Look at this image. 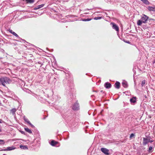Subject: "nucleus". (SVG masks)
<instances>
[{"label": "nucleus", "instance_id": "nucleus-23", "mask_svg": "<svg viewBox=\"0 0 155 155\" xmlns=\"http://www.w3.org/2000/svg\"><path fill=\"white\" fill-rule=\"evenodd\" d=\"M27 1L30 3H32L34 2V0H26Z\"/></svg>", "mask_w": 155, "mask_h": 155}, {"label": "nucleus", "instance_id": "nucleus-12", "mask_svg": "<svg viewBox=\"0 0 155 155\" xmlns=\"http://www.w3.org/2000/svg\"><path fill=\"white\" fill-rule=\"evenodd\" d=\"M122 84L123 86L124 87H125V88L127 87L128 86L127 82L125 81H123V82L122 83Z\"/></svg>", "mask_w": 155, "mask_h": 155}, {"label": "nucleus", "instance_id": "nucleus-7", "mask_svg": "<svg viewBox=\"0 0 155 155\" xmlns=\"http://www.w3.org/2000/svg\"><path fill=\"white\" fill-rule=\"evenodd\" d=\"M147 9L149 11L155 12V6H148L147 7Z\"/></svg>", "mask_w": 155, "mask_h": 155}, {"label": "nucleus", "instance_id": "nucleus-5", "mask_svg": "<svg viewBox=\"0 0 155 155\" xmlns=\"http://www.w3.org/2000/svg\"><path fill=\"white\" fill-rule=\"evenodd\" d=\"M23 119L28 124L30 125L32 127H34V126L31 124V123L28 120L27 118H26L25 116H24V117Z\"/></svg>", "mask_w": 155, "mask_h": 155}, {"label": "nucleus", "instance_id": "nucleus-25", "mask_svg": "<svg viewBox=\"0 0 155 155\" xmlns=\"http://www.w3.org/2000/svg\"><path fill=\"white\" fill-rule=\"evenodd\" d=\"M91 20V19H89L87 18V19H84L82 20V21H88Z\"/></svg>", "mask_w": 155, "mask_h": 155}, {"label": "nucleus", "instance_id": "nucleus-20", "mask_svg": "<svg viewBox=\"0 0 155 155\" xmlns=\"http://www.w3.org/2000/svg\"><path fill=\"white\" fill-rule=\"evenodd\" d=\"M101 18V17H95L94 18V19L95 20H97L100 19Z\"/></svg>", "mask_w": 155, "mask_h": 155}, {"label": "nucleus", "instance_id": "nucleus-13", "mask_svg": "<svg viewBox=\"0 0 155 155\" xmlns=\"http://www.w3.org/2000/svg\"><path fill=\"white\" fill-rule=\"evenodd\" d=\"M130 102L131 103H135L136 102V99L135 97H133L130 99Z\"/></svg>", "mask_w": 155, "mask_h": 155}, {"label": "nucleus", "instance_id": "nucleus-36", "mask_svg": "<svg viewBox=\"0 0 155 155\" xmlns=\"http://www.w3.org/2000/svg\"><path fill=\"white\" fill-rule=\"evenodd\" d=\"M126 155H128V154H126Z\"/></svg>", "mask_w": 155, "mask_h": 155}, {"label": "nucleus", "instance_id": "nucleus-10", "mask_svg": "<svg viewBox=\"0 0 155 155\" xmlns=\"http://www.w3.org/2000/svg\"><path fill=\"white\" fill-rule=\"evenodd\" d=\"M15 149V147H8L6 149H5L4 150V151H7V150H13Z\"/></svg>", "mask_w": 155, "mask_h": 155}, {"label": "nucleus", "instance_id": "nucleus-17", "mask_svg": "<svg viewBox=\"0 0 155 155\" xmlns=\"http://www.w3.org/2000/svg\"><path fill=\"white\" fill-rule=\"evenodd\" d=\"M25 130L26 132H28V133H32V131H31V130L30 129H29L28 128H25Z\"/></svg>", "mask_w": 155, "mask_h": 155}, {"label": "nucleus", "instance_id": "nucleus-11", "mask_svg": "<svg viewBox=\"0 0 155 155\" xmlns=\"http://www.w3.org/2000/svg\"><path fill=\"white\" fill-rule=\"evenodd\" d=\"M20 148L21 149L23 150H28V148L27 146V145L22 146V145H20Z\"/></svg>", "mask_w": 155, "mask_h": 155}, {"label": "nucleus", "instance_id": "nucleus-32", "mask_svg": "<svg viewBox=\"0 0 155 155\" xmlns=\"http://www.w3.org/2000/svg\"><path fill=\"white\" fill-rule=\"evenodd\" d=\"M153 142V141L152 140H149V142L151 143Z\"/></svg>", "mask_w": 155, "mask_h": 155}, {"label": "nucleus", "instance_id": "nucleus-19", "mask_svg": "<svg viewBox=\"0 0 155 155\" xmlns=\"http://www.w3.org/2000/svg\"><path fill=\"white\" fill-rule=\"evenodd\" d=\"M142 2L143 3L146 5H149L150 3L148 1V0H143Z\"/></svg>", "mask_w": 155, "mask_h": 155}, {"label": "nucleus", "instance_id": "nucleus-3", "mask_svg": "<svg viewBox=\"0 0 155 155\" xmlns=\"http://www.w3.org/2000/svg\"><path fill=\"white\" fill-rule=\"evenodd\" d=\"M148 17L147 15H143V16L141 18V20L142 21L143 23H145L147 20Z\"/></svg>", "mask_w": 155, "mask_h": 155}, {"label": "nucleus", "instance_id": "nucleus-16", "mask_svg": "<svg viewBox=\"0 0 155 155\" xmlns=\"http://www.w3.org/2000/svg\"><path fill=\"white\" fill-rule=\"evenodd\" d=\"M142 23L143 22L141 20H138L137 21V25L138 26L141 25Z\"/></svg>", "mask_w": 155, "mask_h": 155}, {"label": "nucleus", "instance_id": "nucleus-2", "mask_svg": "<svg viewBox=\"0 0 155 155\" xmlns=\"http://www.w3.org/2000/svg\"><path fill=\"white\" fill-rule=\"evenodd\" d=\"M110 25L114 29H115L116 31L118 32L119 27L117 25L114 23H111Z\"/></svg>", "mask_w": 155, "mask_h": 155}, {"label": "nucleus", "instance_id": "nucleus-35", "mask_svg": "<svg viewBox=\"0 0 155 155\" xmlns=\"http://www.w3.org/2000/svg\"><path fill=\"white\" fill-rule=\"evenodd\" d=\"M141 1H142L143 0H140Z\"/></svg>", "mask_w": 155, "mask_h": 155}, {"label": "nucleus", "instance_id": "nucleus-28", "mask_svg": "<svg viewBox=\"0 0 155 155\" xmlns=\"http://www.w3.org/2000/svg\"><path fill=\"white\" fill-rule=\"evenodd\" d=\"M135 136L134 134H131L130 136V138H131L132 137H134Z\"/></svg>", "mask_w": 155, "mask_h": 155}, {"label": "nucleus", "instance_id": "nucleus-8", "mask_svg": "<svg viewBox=\"0 0 155 155\" xmlns=\"http://www.w3.org/2000/svg\"><path fill=\"white\" fill-rule=\"evenodd\" d=\"M120 83L119 82L117 81L116 82L115 84V87L117 89H118L120 87Z\"/></svg>", "mask_w": 155, "mask_h": 155}, {"label": "nucleus", "instance_id": "nucleus-34", "mask_svg": "<svg viewBox=\"0 0 155 155\" xmlns=\"http://www.w3.org/2000/svg\"><path fill=\"white\" fill-rule=\"evenodd\" d=\"M155 62V61H154L153 63H154Z\"/></svg>", "mask_w": 155, "mask_h": 155}, {"label": "nucleus", "instance_id": "nucleus-15", "mask_svg": "<svg viewBox=\"0 0 155 155\" xmlns=\"http://www.w3.org/2000/svg\"><path fill=\"white\" fill-rule=\"evenodd\" d=\"M101 150L102 152L107 154V149L106 148H102L101 149Z\"/></svg>", "mask_w": 155, "mask_h": 155}, {"label": "nucleus", "instance_id": "nucleus-33", "mask_svg": "<svg viewBox=\"0 0 155 155\" xmlns=\"http://www.w3.org/2000/svg\"><path fill=\"white\" fill-rule=\"evenodd\" d=\"M87 10H90V9H87Z\"/></svg>", "mask_w": 155, "mask_h": 155}, {"label": "nucleus", "instance_id": "nucleus-31", "mask_svg": "<svg viewBox=\"0 0 155 155\" xmlns=\"http://www.w3.org/2000/svg\"><path fill=\"white\" fill-rule=\"evenodd\" d=\"M104 87H105V88H107V82H106L105 84H104Z\"/></svg>", "mask_w": 155, "mask_h": 155}, {"label": "nucleus", "instance_id": "nucleus-9", "mask_svg": "<svg viewBox=\"0 0 155 155\" xmlns=\"http://www.w3.org/2000/svg\"><path fill=\"white\" fill-rule=\"evenodd\" d=\"M45 4H41V5H38L37 6H36L34 8V10H37L38 9H39V8H41L43 7L44 6Z\"/></svg>", "mask_w": 155, "mask_h": 155}, {"label": "nucleus", "instance_id": "nucleus-14", "mask_svg": "<svg viewBox=\"0 0 155 155\" xmlns=\"http://www.w3.org/2000/svg\"><path fill=\"white\" fill-rule=\"evenodd\" d=\"M58 142L52 140L51 142V144L52 146H54L57 144Z\"/></svg>", "mask_w": 155, "mask_h": 155}, {"label": "nucleus", "instance_id": "nucleus-21", "mask_svg": "<svg viewBox=\"0 0 155 155\" xmlns=\"http://www.w3.org/2000/svg\"><path fill=\"white\" fill-rule=\"evenodd\" d=\"M14 35L15 36H16V37L18 38H19L18 35L17 34H16L15 32H13V33L12 34Z\"/></svg>", "mask_w": 155, "mask_h": 155}, {"label": "nucleus", "instance_id": "nucleus-26", "mask_svg": "<svg viewBox=\"0 0 155 155\" xmlns=\"http://www.w3.org/2000/svg\"><path fill=\"white\" fill-rule=\"evenodd\" d=\"M5 142L4 140H0V144H4Z\"/></svg>", "mask_w": 155, "mask_h": 155}, {"label": "nucleus", "instance_id": "nucleus-30", "mask_svg": "<svg viewBox=\"0 0 155 155\" xmlns=\"http://www.w3.org/2000/svg\"><path fill=\"white\" fill-rule=\"evenodd\" d=\"M9 32L11 33V34H13V32H14V31H12V30H9Z\"/></svg>", "mask_w": 155, "mask_h": 155}, {"label": "nucleus", "instance_id": "nucleus-1", "mask_svg": "<svg viewBox=\"0 0 155 155\" xmlns=\"http://www.w3.org/2000/svg\"><path fill=\"white\" fill-rule=\"evenodd\" d=\"M11 82V80L8 77H5L0 78V83L4 86L5 87L6 84H9Z\"/></svg>", "mask_w": 155, "mask_h": 155}, {"label": "nucleus", "instance_id": "nucleus-27", "mask_svg": "<svg viewBox=\"0 0 155 155\" xmlns=\"http://www.w3.org/2000/svg\"><path fill=\"white\" fill-rule=\"evenodd\" d=\"M109 151V150L107 149V155H108L109 154L112 153V150H110L109 153H108Z\"/></svg>", "mask_w": 155, "mask_h": 155}, {"label": "nucleus", "instance_id": "nucleus-24", "mask_svg": "<svg viewBox=\"0 0 155 155\" xmlns=\"http://www.w3.org/2000/svg\"><path fill=\"white\" fill-rule=\"evenodd\" d=\"M111 86V85L110 83H107V88L110 87Z\"/></svg>", "mask_w": 155, "mask_h": 155}, {"label": "nucleus", "instance_id": "nucleus-18", "mask_svg": "<svg viewBox=\"0 0 155 155\" xmlns=\"http://www.w3.org/2000/svg\"><path fill=\"white\" fill-rule=\"evenodd\" d=\"M16 110L15 108H13L11 110V111L12 113L14 115L15 114V112Z\"/></svg>", "mask_w": 155, "mask_h": 155}, {"label": "nucleus", "instance_id": "nucleus-29", "mask_svg": "<svg viewBox=\"0 0 155 155\" xmlns=\"http://www.w3.org/2000/svg\"><path fill=\"white\" fill-rule=\"evenodd\" d=\"M153 149V147H152L150 146L149 148V152H151V151Z\"/></svg>", "mask_w": 155, "mask_h": 155}, {"label": "nucleus", "instance_id": "nucleus-6", "mask_svg": "<svg viewBox=\"0 0 155 155\" xmlns=\"http://www.w3.org/2000/svg\"><path fill=\"white\" fill-rule=\"evenodd\" d=\"M149 140L147 139L144 138H143V144L144 145H146L149 142Z\"/></svg>", "mask_w": 155, "mask_h": 155}, {"label": "nucleus", "instance_id": "nucleus-4", "mask_svg": "<svg viewBox=\"0 0 155 155\" xmlns=\"http://www.w3.org/2000/svg\"><path fill=\"white\" fill-rule=\"evenodd\" d=\"M72 109L74 110H78L79 109V104L77 102L74 103L72 107Z\"/></svg>", "mask_w": 155, "mask_h": 155}, {"label": "nucleus", "instance_id": "nucleus-22", "mask_svg": "<svg viewBox=\"0 0 155 155\" xmlns=\"http://www.w3.org/2000/svg\"><path fill=\"white\" fill-rule=\"evenodd\" d=\"M146 83V81L145 80H143L141 83V85L142 86H143Z\"/></svg>", "mask_w": 155, "mask_h": 155}]
</instances>
